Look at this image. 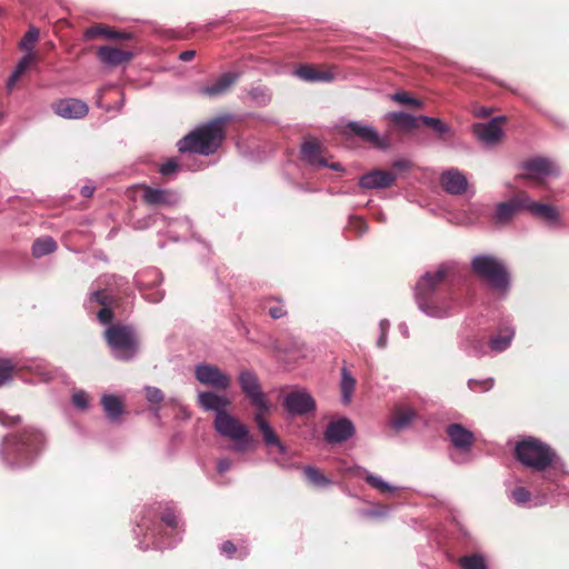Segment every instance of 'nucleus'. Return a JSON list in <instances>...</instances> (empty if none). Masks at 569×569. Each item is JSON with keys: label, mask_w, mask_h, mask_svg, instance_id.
<instances>
[{"label": "nucleus", "mask_w": 569, "mask_h": 569, "mask_svg": "<svg viewBox=\"0 0 569 569\" xmlns=\"http://www.w3.org/2000/svg\"><path fill=\"white\" fill-rule=\"evenodd\" d=\"M455 272L450 263H441L427 271L416 284V299L419 307L430 316L442 317L450 307L447 300L449 278Z\"/></svg>", "instance_id": "1"}, {"label": "nucleus", "mask_w": 569, "mask_h": 569, "mask_svg": "<svg viewBox=\"0 0 569 569\" xmlns=\"http://www.w3.org/2000/svg\"><path fill=\"white\" fill-rule=\"evenodd\" d=\"M223 139V120L214 119L181 139L178 142V149L180 152L209 156L216 152Z\"/></svg>", "instance_id": "2"}, {"label": "nucleus", "mask_w": 569, "mask_h": 569, "mask_svg": "<svg viewBox=\"0 0 569 569\" xmlns=\"http://www.w3.org/2000/svg\"><path fill=\"white\" fill-rule=\"evenodd\" d=\"M515 458L525 467L535 471H545L557 460L556 451L538 438L528 437L517 442Z\"/></svg>", "instance_id": "3"}, {"label": "nucleus", "mask_w": 569, "mask_h": 569, "mask_svg": "<svg viewBox=\"0 0 569 569\" xmlns=\"http://www.w3.org/2000/svg\"><path fill=\"white\" fill-rule=\"evenodd\" d=\"M471 271L493 290L506 292L510 286L509 272L501 260L493 256H476L470 263Z\"/></svg>", "instance_id": "4"}, {"label": "nucleus", "mask_w": 569, "mask_h": 569, "mask_svg": "<svg viewBox=\"0 0 569 569\" xmlns=\"http://www.w3.org/2000/svg\"><path fill=\"white\" fill-rule=\"evenodd\" d=\"M104 338L117 359L129 361L137 355L139 340L132 327L113 325L106 330Z\"/></svg>", "instance_id": "5"}, {"label": "nucleus", "mask_w": 569, "mask_h": 569, "mask_svg": "<svg viewBox=\"0 0 569 569\" xmlns=\"http://www.w3.org/2000/svg\"><path fill=\"white\" fill-rule=\"evenodd\" d=\"M214 429L234 441L232 449L237 452H246L256 447L257 441L249 435L248 428L228 412L216 416Z\"/></svg>", "instance_id": "6"}, {"label": "nucleus", "mask_w": 569, "mask_h": 569, "mask_svg": "<svg viewBox=\"0 0 569 569\" xmlns=\"http://www.w3.org/2000/svg\"><path fill=\"white\" fill-rule=\"evenodd\" d=\"M43 436L40 431L26 428L21 432L7 438L4 450L16 452L20 462L29 461L41 448Z\"/></svg>", "instance_id": "7"}, {"label": "nucleus", "mask_w": 569, "mask_h": 569, "mask_svg": "<svg viewBox=\"0 0 569 569\" xmlns=\"http://www.w3.org/2000/svg\"><path fill=\"white\" fill-rule=\"evenodd\" d=\"M239 383L242 392L250 400L251 405L257 408V411H269V405L254 372L250 370H242L239 375Z\"/></svg>", "instance_id": "8"}, {"label": "nucleus", "mask_w": 569, "mask_h": 569, "mask_svg": "<svg viewBox=\"0 0 569 569\" xmlns=\"http://www.w3.org/2000/svg\"><path fill=\"white\" fill-rule=\"evenodd\" d=\"M196 379L218 391H224L231 386V377L214 365H199L194 369Z\"/></svg>", "instance_id": "9"}, {"label": "nucleus", "mask_w": 569, "mask_h": 569, "mask_svg": "<svg viewBox=\"0 0 569 569\" xmlns=\"http://www.w3.org/2000/svg\"><path fill=\"white\" fill-rule=\"evenodd\" d=\"M528 204V193L518 191L510 200L499 202L493 214V221L497 224L510 222L519 212L526 210Z\"/></svg>", "instance_id": "10"}, {"label": "nucleus", "mask_w": 569, "mask_h": 569, "mask_svg": "<svg viewBox=\"0 0 569 569\" xmlns=\"http://www.w3.org/2000/svg\"><path fill=\"white\" fill-rule=\"evenodd\" d=\"M140 188L143 191L142 201L149 207L171 208L179 201L177 193L171 189L152 188L147 184Z\"/></svg>", "instance_id": "11"}, {"label": "nucleus", "mask_w": 569, "mask_h": 569, "mask_svg": "<svg viewBox=\"0 0 569 569\" xmlns=\"http://www.w3.org/2000/svg\"><path fill=\"white\" fill-rule=\"evenodd\" d=\"M522 168L526 173L519 174L518 179H528L538 183L542 182V179L553 173V164L546 158H533L522 163Z\"/></svg>", "instance_id": "12"}, {"label": "nucleus", "mask_w": 569, "mask_h": 569, "mask_svg": "<svg viewBox=\"0 0 569 569\" xmlns=\"http://www.w3.org/2000/svg\"><path fill=\"white\" fill-rule=\"evenodd\" d=\"M506 117H496L487 123H476L472 126L475 136L485 143L492 144L502 137L501 126L506 122Z\"/></svg>", "instance_id": "13"}, {"label": "nucleus", "mask_w": 569, "mask_h": 569, "mask_svg": "<svg viewBox=\"0 0 569 569\" xmlns=\"http://www.w3.org/2000/svg\"><path fill=\"white\" fill-rule=\"evenodd\" d=\"M284 407L292 415H306L316 409V402L305 391H292L284 398Z\"/></svg>", "instance_id": "14"}, {"label": "nucleus", "mask_w": 569, "mask_h": 569, "mask_svg": "<svg viewBox=\"0 0 569 569\" xmlns=\"http://www.w3.org/2000/svg\"><path fill=\"white\" fill-rule=\"evenodd\" d=\"M98 59L108 67H118L129 63L133 59V52L112 46H102L97 50Z\"/></svg>", "instance_id": "15"}, {"label": "nucleus", "mask_w": 569, "mask_h": 569, "mask_svg": "<svg viewBox=\"0 0 569 569\" xmlns=\"http://www.w3.org/2000/svg\"><path fill=\"white\" fill-rule=\"evenodd\" d=\"M54 112L66 119H80L87 116L89 111L88 104L79 99L67 98L61 99L53 104Z\"/></svg>", "instance_id": "16"}, {"label": "nucleus", "mask_w": 569, "mask_h": 569, "mask_svg": "<svg viewBox=\"0 0 569 569\" xmlns=\"http://www.w3.org/2000/svg\"><path fill=\"white\" fill-rule=\"evenodd\" d=\"M440 184L447 193L459 196L467 191L468 180L461 171L451 168L441 173Z\"/></svg>", "instance_id": "17"}, {"label": "nucleus", "mask_w": 569, "mask_h": 569, "mask_svg": "<svg viewBox=\"0 0 569 569\" xmlns=\"http://www.w3.org/2000/svg\"><path fill=\"white\" fill-rule=\"evenodd\" d=\"M355 433L352 422L347 418H341L328 423L325 431V440L329 443H340L348 440Z\"/></svg>", "instance_id": "18"}, {"label": "nucleus", "mask_w": 569, "mask_h": 569, "mask_svg": "<svg viewBox=\"0 0 569 569\" xmlns=\"http://www.w3.org/2000/svg\"><path fill=\"white\" fill-rule=\"evenodd\" d=\"M198 405L204 411H214L216 416L227 413V408L230 407L231 400L223 395L214 391H201L198 393Z\"/></svg>", "instance_id": "19"}, {"label": "nucleus", "mask_w": 569, "mask_h": 569, "mask_svg": "<svg viewBox=\"0 0 569 569\" xmlns=\"http://www.w3.org/2000/svg\"><path fill=\"white\" fill-rule=\"evenodd\" d=\"M347 136L352 134L358 137L361 141L368 143L375 148H383V141L378 132L369 126L361 124L359 122H349L345 128Z\"/></svg>", "instance_id": "20"}, {"label": "nucleus", "mask_w": 569, "mask_h": 569, "mask_svg": "<svg viewBox=\"0 0 569 569\" xmlns=\"http://www.w3.org/2000/svg\"><path fill=\"white\" fill-rule=\"evenodd\" d=\"M447 435L452 446L461 451H469L475 443V436L460 423L447 427Z\"/></svg>", "instance_id": "21"}, {"label": "nucleus", "mask_w": 569, "mask_h": 569, "mask_svg": "<svg viewBox=\"0 0 569 569\" xmlns=\"http://www.w3.org/2000/svg\"><path fill=\"white\" fill-rule=\"evenodd\" d=\"M238 79L237 73L227 72L219 77L211 84L204 86L200 89V93L204 97L214 98L224 94L230 90Z\"/></svg>", "instance_id": "22"}, {"label": "nucleus", "mask_w": 569, "mask_h": 569, "mask_svg": "<svg viewBox=\"0 0 569 569\" xmlns=\"http://www.w3.org/2000/svg\"><path fill=\"white\" fill-rule=\"evenodd\" d=\"M83 36L86 40H92L98 37H104L108 39L117 40H131L133 38V34L131 32L117 31L102 23H96L87 28Z\"/></svg>", "instance_id": "23"}, {"label": "nucleus", "mask_w": 569, "mask_h": 569, "mask_svg": "<svg viewBox=\"0 0 569 569\" xmlns=\"http://www.w3.org/2000/svg\"><path fill=\"white\" fill-rule=\"evenodd\" d=\"M295 74L307 82H330L333 80V73L330 70H321L312 64L299 66Z\"/></svg>", "instance_id": "24"}, {"label": "nucleus", "mask_w": 569, "mask_h": 569, "mask_svg": "<svg viewBox=\"0 0 569 569\" xmlns=\"http://www.w3.org/2000/svg\"><path fill=\"white\" fill-rule=\"evenodd\" d=\"M417 412L413 408L407 405L393 406V432L401 431L411 426L412 421L417 418Z\"/></svg>", "instance_id": "25"}, {"label": "nucleus", "mask_w": 569, "mask_h": 569, "mask_svg": "<svg viewBox=\"0 0 569 569\" xmlns=\"http://www.w3.org/2000/svg\"><path fill=\"white\" fill-rule=\"evenodd\" d=\"M420 117L406 112H393V131L412 134L421 127Z\"/></svg>", "instance_id": "26"}, {"label": "nucleus", "mask_w": 569, "mask_h": 569, "mask_svg": "<svg viewBox=\"0 0 569 569\" xmlns=\"http://www.w3.org/2000/svg\"><path fill=\"white\" fill-rule=\"evenodd\" d=\"M526 211H528L533 217L543 219L550 223H555L559 219V212L553 206L531 201L529 196L528 204H526Z\"/></svg>", "instance_id": "27"}, {"label": "nucleus", "mask_w": 569, "mask_h": 569, "mask_svg": "<svg viewBox=\"0 0 569 569\" xmlns=\"http://www.w3.org/2000/svg\"><path fill=\"white\" fill-rule=\"evenodd\" d=\"M302 158L310 164L328 167L327 160L321 154V147L317 140H307L301 148Z\"/></svg>", "instance_id": "28"}, {"label": "nucleus", "mask_w": 569, "mask_h": 569, "mask_svg": "<svg viewBox=\"0 0 569 569\" xmlns=\"http://www.w3.org/2000/svg\"><path fill=\"white\" fill-rule=\"evenodd\" d=\"M391 184V173L373 170L360 178V186L365 189L387 188Z\"/></svg>", "instance_id": "29"}, {"label": "nucleus", "mask_w": 569, "mask_h": 569, "mask_svg": "<svg viewBox=\"0 0 569 569\" xmlns=\"http://www.w3.org/2000/svg\"><path fill=\"white\" fill-rule=\"evenodd\" d=\"M268 411L258 410L254 413V421L258 426V429L260 430V432L262 435V438H263V441L266 442V445L274 446V447L282 449V445H281L279 437L277 436V433L273 431V429L270 427V425L264 419V415Z\"/></svg>", "instance_id": "30"}, {"label": "nucleus", "mask_w": 569, "mask_h": 569, "mask_svg": "<svg viewBox=\"0 0 569 569\" xmlns=\"http://www.w3.org/2000/svg\"><path fill=\"white\" fill-rule=\"evenodd\" d=\"M38 56L34 52H28L23 56V58L20 60L18 66L16 67L13 73L8 79V89L12 90L16 82L21 78V76L32 66L37 62Z\"/></svg>", "instance_id": "31"}, {"label": "nucleus", "mask_w": 569, "mask_h": 569, "mask_svg": "<svg viewBox=\"0 0 569 569\" xmlns=\"http://www.w3.org/2000/svg\"><path fill=\"white\" fill-rule=\"evenodd\" d=\"M357 386V380L351 375V372L343 367L341 369V382H340V390H341V400L345 405H349L353 395V391Z\"/></svg>", "instance_id": "32"}, {"label": "nucleus", "mask_w": 569, "mask_h": 569, "mask_svg": "<svg viewBox=\"0 0 569 569\" xmlns=\"http://www.w3.org/2000/svg\"><path fill=\"white\" fill-rule=\"evenodd\" d=\"M101 405L110 420H116L123 411L122 401L112 395H106L101 399Z\"/></svg>", "instance_id": "33"}, {"label": "nucleus", "mask_w": 569, "mask_h": 569, "mask_svg": "<svg viewBox=\"0 0 569 569\" xmlns=\"http://www.w3.org/2000/svg\"><path fill=\"white\" fill-rule=\"evenodd\" d=\"M56 249L57 243L52 238H39L32 244V254L39 258L53 252Z\"/></svg>", "instance_id": "34"}, {"label": "nucleus", "mask_w": 569, "mask_h": 569, "mask_svg": "<svg viewBox=\"0 0 569 569\" xmlns=\"http://www.w3.org/2000/svg\"><path fill=\"white\" fill-rule=\"evenodd\" d=\"M303 473L306 479L316 487H326L330 485V480L318 468L306 466L303 468Z\"/></svg>", "instance_id": "35"}, {"label": "nucleus", "mask_w": 569, "mask_h": 569, "mask_svg": "<svg viewBox=\"0 0 569 569\" xmlns=\"http://www.w3.org/2000/svg\"><path fill=\"white\" fill-rule=\"evenodd\" d=\"M458 562L462 569H488L485 558L478 553L463 556Z\"/></svg>", "instance_id": "36"}, {"label": "nucleus", "mask_w": 569, "mask_h": 569, "mask_svg": "<svg viewBox=\"0 0 569 569\" xmlns=\"http://www.w3.org/2000/svg\"><path fill=\"white\" fill-rule=\"evenodd\" d=\"M512 337H513L512 330H506L505 332H501L498 336L492 337L490 339L491 349L497 350V351L506 350L509 347Z\"/></svg>", "instance_id": "37"}, {"label": "nucleus", "mask_w": 569, "mask_h": 569, "mask_svg": "<svg viewBox=\"0 0 569 569\" xmlns=\"http://www.w3.org/2000/svg\"><path fill=\"white\" fill-rule=\"evenodd\" d=\"M393 101L413 109H420L422 108L423 103L421 100L413 98L409 94L407 91H398L393 93Z\"/></svg>", "instance_id": "38"}, {"label": "nucleus", "mask_w": 569, "mask_h": 569, "mask_svg": "<svg viewBox=\"0 0 569 569\" xmlns=\"http://www.w3.org/2000/svg\"><path fill=\"white\" fill-rule=\"evenodd\" d=\"M90 302H97L102 307H111L117 303V299L114 296L109 295L106 290H97L93 291L89 297Z\"/></svg>", "instance_id": "39"}, {"label": "nucleus", "mask_w": 569, "mask_h": 569, "mask_svg": "<svg viewBox=\"0 0 569 569\" xmlns=\"http://www.w3.org/2000/svg\"><path fill=\"white\" fill-rule=\"evenodd\" d=\"M16 370L17 367L16 365L12 363L11 360H0V387L9 382L13 378Z\"/></svg>", "instance_id": "40"}, {"label": "nucleus", "mask_w": 569, "mask_h": 569, "mask_svg": "<svg viewBox=\"0 0 569 569\" xmlns=\"http://www.w3.org/2000/svg\"><path fill=\"white\" fill-rule=\"evenodd\" d=\"M39 38V29L36 27H30L29 30L24 33L23 38L20 41L21 49L32 52L34 43Z\"/></svg>", "instance_id": "41"}, {"label": "nucleus", "mask_w": 569, "mask_h": 569, "mask_svg": "<svg viewBox=\"0 0 569 569\" xmlns=\"http://www.w3.org/2000/svg\"><path fill=\"white\" fill-rule=\"evenodd\" d=\"M413 167V162L409 159L400 158L393 160V180H396L397 177H402L410 172Z\"/></svg>", "instance_id": "42"}, {"label": "nucleus", "mask_w": 569, "mask_h": 569, "mask_svg": "<svg viewBox=\"0 0 569 569\" xmlns=\"http://www.w3.org/2000/svg\"><path fill=\"white\" fill-rule=\"evenodd\" d=\"M421 124H425L429 128H431L433 131H436L439 134H443L448 131V127L438 118H431L427 116H420Z\"/></svg>", "instance_id": "43"}, {"label": "nucleus", "mask_w": 569, "mask_h": 569, "mask_svg": "<svg viewBox=\"0 0 569 569\" xmlns=\"http://www.w3.org/2000/svg\"><path fill=\"white\" fill-rule=\"evenodd\" d=\"M367 483H369L372 488L379 490L380 492H388L391 490V486L388 482H385L379 477L367 473L365 477Z\"/></svg>", "instance_id": "44"}, {"label": "nucleus", "mask_w": 569, "mask_h": 569, "mask_svg": "<svg viewBox=\"0 0 569 569\" xmlns=\"http://www.w3.org/2000/svg\"><path fill=\"white\" fill-rule=\"evenodd\" d=\"M348 228L358 236H361L367 231V222L362 218L351 217L349 219Z\"/></svg>", "instance_id": "45"}, {"label": "nucleus", "mask_w": 569, "mask_h": 569, "mask_svg": "<svg viewBox=\"0 0 569 569\" xmlns=\"http://www.w3.org/2000/svg\"><path fill=\"white\" fill-rule=\"evenodd\" d=\"M511 496L515 502L519 505L529 501L531 498V493L523 487L516 488Z\"/></svg>", "instance_id": "46"}, {"label": "nucleus", "mask_w": 569, "mask_h": 569, "mask_svg": "<svg viewBox=\"0 0 569 569\" xmlns=\"http://www.w3.org/2000/svg\"><path fill=\"white\" fill-rule=\"evenodd\" d=\"M389 330V321L387 319H383L380 321V337L378 338L377 346L379 348H386L388 345V335Z\"/></svg>", "instance_id": "47"}, {"label": "nucleus", "mask_w": 569, "mask_h": 569, "mask_svg": "<svg viewBox=\"0 0 569 569\" xmlns=\"http://www.w3.org/2000/svg\"><path fill=\"white\" fill-rule=\"evenodd\" d=\"M146 396L148 401L152 403H160L164 399L163 392L154 387H148L146 390Z\"/></svg>", "instance_id": "48"}, {"label": "nucleus", "mask_w": 569, "mask_h": 569, "mask_svg": "<svg viewBox=\"0 0 569 569\" xmlns=\"http://www.w3.org/2000/svg\"><path fill=\"white\" fill-rule=\"evenodd\" d=\"M178 169H179L178 161L174 159H169L168 161H166L164 163L161 164L160 173L162 176H170V174L177 172Z\"/></svg>", "instance_id": "49"}, {"label": "nucleus", "mask_w": 569, "mask_h": 569, "mask_svg": "<svg viewBox=\"0 0 569 569\" xmlns=\"http://www.w3.org/2000/svg\"><path fill=\"white\" fill-rule=\"evenodd\" d=\"M97 316L102 323H110L113 320V311L110 307H102Z\"/></svg>", "instance_id": "50"}, {"label": "nucleus", "mask_w": 569, "mask_h": 569, "mask_svg": "<svg viewBox=\"0 0 569 569\" xmlns=\"http://www.w3.org/2000/svg\"><path fill=\"white\" fill-rule=\"evenodd\" d=\"M88 395L83 391L77 392L72 397V402L79 408H86L88 406Z\"/></svg>", "instance_id": "51"}, {"label": "nucleus", "mask_w": 569, "mask_h": 569, "mask_svg": "<svg viewBox=\"0 0 569 569\" xmlns=\"http://www.w3.org/2000/svg\"><path fill=\"white\" fill-rule=\"evenodd\" d=\"M21 418L19 416H10L6 412H0V422L6 426H13L19 423Z\"/></svg>", "instance_id": "52"}, {"label": "nucleus", "mask_w": 569, "mask_h": 569, "mask_svg": "<svg viewBox=\"0 0 569 569\" xmlns=\"http://www.w3.org/2000/svg\"><path fill=\"white\" fill-rule=\"evenodd\" d=\"M161 519L167 526H169L171 528L178 527L179 520H178V517L173 512L168 511V512L163 513Z\"/></svg>", "instance_id": "53"}, {"label": "nucleus", "mask_w": 569, "mask_h": 569, "mask_svg": "<svg viewBox=\"0 0 569 569\" xmlns=\"http://www.w3.org/2000/svg\"><path fill=\"white\" fill-rule=\"evenodd\" d=\"M268 313L272 319H280L287 316V310L282 306H276L269 308Z\"/></svg>", "instance_id": "54"}, {"label": "nucleus", "mask_w": 569, "mask_h": 569, "mask_svg": "<svg viewBox=\"0 0 569 569\" xmlns=\"http://www.w3.org/2000/svg\"><path fill=\"white\" fill-rule=\"evenodd\" d=\"M220 549H221V552L226 553L228 557H231L237 551V547L230 540L224 541L221 545Z\"/></svg>", "instance_id": "55"}, {"label": "nucleus", "mask_w": 569, "mask_h": 569, "mask_svg": "<svg viewBox=\"0 0 569 569\" xmlns=\"http://www.w3.org/2000/svg\"><path fill=\"white\" fill-rule=\"evenodd\" d=\"M232 466V461L228 458L220 459L217 463V470L219 473L227 472Z\"/></svg>", "instance_id": "56"}, {"label": "nucleus", "mask_w": 569, "mask_h": 569, "mask_svg": "<svg viewBox=\"0 0 569 569\" xmlns=\"http://www.w3.org/2000/svg\"><path fill=\"white\" fill-rule=\"evenodd\" d=\"M194 57H196L194 50H186L179 54V59L184 62L191 61Z\"/></svg>", "instance_id": "57"}, {"label": "nucleus", "mask_w": 569, "mask_h": 569, "mask_svg": "<svg viewBox=\"0 0 569 569\" xmlns=\"http://www.w3.org/2000/svg\"><path fill=\"white\" fill-rule=\"evenodd\" d=\"M387 513H388V509L385 507L379 511L372 510L368 515L370 517H385V516H387Z\"/></svg>", "instance_id": "58"}, {"label": "nucleus", "mask_w": 569, "mask_h": 569, "mask_svg": "<svg viewBox=\"0 0 569 569\" xmlns=\"http://www.w3.org/2000/svg\"><path fill=\"white\" fill-rule=\"evenodd\" d=\"M476 116L477 117H483V118H487L490 116V111L486 108H479L477 111H476Z\"/></svg>", "instance_id": "59"}, {"label": "nucleus", "mask_w": 569, "mask_h": 569, "mask_svg": "<svg viewBox=\"0 0 569 569\" xmlns=\"http://www.w3.org/2000/svg\"><path fill=\"white\" fill-rule=\"evenodd\" d=\"M92 193H93V189L90 187H83L81 190V194L86 198L92 196Z\"/></svg>", "instance_id": "60"}, {"label": "nucleus", "mask_w": 569, "mask_h": 569, "mask_svg": "<svg viewBox=\"0 0 569 569\" xmlns=\"http://www.w3.org/2000/svg\"><path fill=\"white\" fill-rule=\"evenodd\" d=\"M329 167L335 169V170H339L340 169V164L339 163H333V164H331Z\"/></svg>", "instance_id": "61"}, {"label": "nucleus", "mask_w": 569, "mask_h": 569, "mask_svg": "<svg viewBox=\"0 0 569 569\" xmlns=\"http://www.w3.org/2000/svg\"><path fill=\"white\" fill-rule=\"evenodd\" d=\"M2 118V114L0 113V119Z\"/></svg>", "instance_id": "62"}]
</instances>
